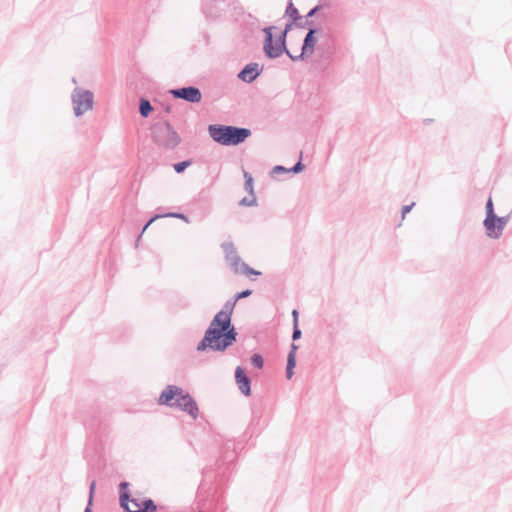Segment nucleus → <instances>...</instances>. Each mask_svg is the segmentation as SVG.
Wrapping results in <instances>:
<instances>
[{
    "label": "nucleus",
    "instance_id": "1",
    "mask_svg": "<svg viewBox=\"0 0 512 512\" xmlns=\"http://www.w3.org/2000/svg\"><path fill=\"white\" fill-rule=\"evenodd\" d=\"M236 303L234 297L227 300L223 308L215 314L203 338L197 344L198 352H224L236 342L238 333L231 321Z\"/></svg>",
    "mask_w": 512,
    "mask_h": 512
},
{
    "label": "nucleus",
    "instance_id": "2",
    "mask_svg": "<svg viewBox=\"0 0 512 512\" xmlns=\"http://www.w3.org/2000/svg\"><path fill=\"white\" fill-rule=\"evenodd\" d=\"M157 401L159 405L187 413L194 420L199 416V407L196 400L180 386L167 385L160 393Z\"/></svg>",
    "mask_w": 512,
    "mask_h": 512
},
{
    "label": "nucleus",
    "instance_id": "3",
    "mask_svg": "<svg viewBox=\"0 0 512 512\" xmlns=\"http://www.w3.org/2000/svg\"><path fill=\"white\" fill-rule=\"evenodd\" d=\"M208 133L214 142L222 146H237L252 134L249 128L224 124H210Z\"/></svg>",
    "mask_w": 512,
    "mask_h": 512
},
{
    "label": "nucleus",
    "instance_id": "4",
    "mask_svg": "<svg viewBox=\"0 0 512 512\" xmlns=\"http://www.w3.org/2000/svg\"><path fill=\"white\" fill-rule=\"evenodd\" d=\"M129 486L127 481L119 483V504L124 512H158V506L152 498L133 497Z\"/></svg>",
    "mask_w": 512,
    "mask_h": 512
},
{
    "label": "nucleus",
    "instance_id": "5",
    "mask_svg": "<svg viewBox=\"0 0 512 512\" xmlns=\"http://www.w3.org/2000/svg\"><path fill=\"white\" fill-rule=\"evenodd\" d=\"M151 136L156 145L166 150H173L181 142L180 135L166 120L152 124Z\"/></svg>",
    "mask_w": 512,
    "mask_h": 512
},
{
    "label": "nucleus",
    "instance_id": "6",
    "mask_svg": "<svg viewBox=\"0 0 512 512\" xmlns=\"http://www.w3.org/2000/svg\"><path fill=\"white\" fill-rule=\"evenodd\" d=\"M274 26H268L263 29L265 34L263 41V52L266 58L273 60L279 58L282 54H286L289 58L293 55L287 47L274 40L272 30Z\"/></svg>",
    "mask_w": 512,
    "mask_h": 512
},
{
    "label": "nucleus",
    "instance_id": "7",
    "mask_svg": "<svg viewBox=\"0 0 512 512\" xmlns=\"http://www.w3.org/2000/svg\"><path fill=\"white\" fill-rule=\"evenodd\" d=\"M73 111L76 117L82 116L91 110L94 103V94L90 90L75 88L71 94Z\"/></svg>",
    "mask_w": 512,
    "mask_h": 512
},
{
    "label": "nucleus",
    "instance_id": "8",
    "mask_svg": "<svg viewBox=\"0 0 512 512\" xmlns=\"http://www.w3.org/2000/svg\"><path fill=\"white\" fill-rule=\"evenodd\" d=\"M320 31L321 29L316 26L309 28L303 39L301 53L299 55H290V59L293 62L303 61L314 53L318 42L317 34Z\"/></svg>",
    "mask_w": 512,
    "mask_h": 512
},
{
    "label": "nucleus",
    "instance_id": "9",
    "mask_svg": "<svg viewBox=\"0 0 512 512\" xmlns=\"http://www.w3.org/2000/svg\"><path fill=\"white\" fill-rule=\"evenodd\" d=\"M232 0H203L202 12L207 19L222 17L231 5Z\"/></svg>",
    "mask_w": 512,
    "mask_h": 512
},
{
    "label": "nucleus",
    "instance_id": "10",
    "mask_svg": "<svg viewBox=\"0 0 512 512\" xmlns=\"http://www.w3.org/2000/svg\"><path fill=\"white\" fill-rule=\"evenodd\" d=\"M509 221V215L506 216H495V217H485L483 221V226L485 228V233L487 237L491 239H499L502 234L505 226Z\"/></svg>",
    "mask_w": 512,
    "mask_h": 512
},
{
    "label": "nucleus",
    "instance_id": "11",
    "mask_svg": "<svg viewBox=\"0 0 512 512\" xmlns=\"http://www.w3.org/2000/svg\"><path fill=\"white\" fill-rule=\"evenodd\" d=\"M169 93L174 99H182L192 104L199 103L202 100L200 89L192 85L171 89Z\"/></svg>",
    "mask_w": 512,
    "mask_h": 512
},
{
    "label": "nucleus",
    "instance_id": "12",
    "mask_svg": "<svg viewBox=\"0 0 512 512\" xmlns=\"http://www.w3.org/2000/svg\"><path fill=\"white\" fill-rule=\"evenodd\" d=\"M221 247L225 253V258L231 270L235 274L241 273L242 263L245 262L242 261L241 257L237 254L234 244L232 242H224Z\"/></svg>",
    "mask_w": 512,
    "mask_h": 512
},
{
    "label": "nucleus",
    "instance_id": "13",
    "mask_svg": "<svg viewBox=\"0 0 512 512\" xmlns=\"http://www.w3.org/2000/svg\"><path fill=\"white\" fill-rule=\"evenodd\" d=\"M264 66L257 62L246 64L237 74L239 80L244 83H253L263 72Z\"/></svg>",
    "mask_w": 512,
    "mask_h": 512
},
{
    "label": "nucleus",
    "instance_id": "14",
    "mask_svg": "<svg viewBox=\"0 0 512 512\" xmlns=\"http://www.w3.org/2000/svg\"><path fill=\"white\" fill-rule=\"evenodd\" d=\"M240 443L235 440H226L220 448V461L222 464L230 465L237 459L238 449Z\"/></svg>",
    "mask_w": 512,
    "mask_h": 512
},
{
    "label": "nucleus",
    "instance_id": "15",
    "mask_svg": "<svg viewBox=\"0 0 512 512\" xmlns=\"http://www.w3.org/2000/svg\"><path fill=\"white\" fill-rule=\"evenodd\" d=\"M235 381L244 396L251 395V378L242 366H237L235 369Z\"/></svg>",
    "mask_w": 512,
    "mask_h": 512
},
{
    "label": "nucleus",
    "instance_id": "16",
    "mask_svg": "<svg viewBox=\"0 0 512 512\" xmlns=\"http://www.w3.org/2000/svg\"><path fill=\"white\" fill-rule=\"evenodd\" d=\"M298 345L295 344L294 342H292L291 346H290V351L287 355V363H286V370H285V374H286V378L288 380H290L293 375H294V369L296 367V352L298 350Z\"/></svg>",
    "mask_w": 512,
    "mask_h": 512
},
{
    "label": "nucleus",
    "instance_id": "17",
    "mask_svg": "<svg viewBox=\"0 0 512 512\" xmlns=\"http://www.w3.org/2000/svg\"><path fill=\"white\" fill-rule=\"evenodd\" d=\"M154 110V107L152 106L149 99L146 97H141L139 99V114L143 118H148L151 112Z\"/></svg>",
    "mask_w": 512,
    "mask_h": 512
},
{
    "label": "nucleus",
    "instance_id": "18",
    "mask_svg": "<svg viewBox=\"0 0 512 512\" xmlns=\"http://www.w3.org/2000/svg\"><path fill=\"white\" fill-rule=\"evenodd\" d=\"M330 7V2L328 1H319L317 5H315L314 7H312L308 13L305 15V20L306 21H313L312 18H314L322 9L324 8H329Z\"/></svg>",
    "mask_w": 512,
    "mask_h": 512
},
{
    "label": "nucleus",
    "instance_id": "19",
    "mask_svg": "<svg viewBox=\"0 0 512 512\" xmlns=\"http://www.w3.org/2000/svg\"><path fill=\"white\" fill-rule=\"evenodd\" d=\"M285 16L289 18L291 21H297L300 20V13L298 9L293 5L292 0H289L286 10H285Z\"/></svg>",
    "mask_w": 512,
    "mask_h": 512
},
{
    "label": "nucleus",
    "instance_id": "20",
    "mask_svg": "<svg viewBox=\"0 0 512 512\" xmlns=\"http://www.w3.org/2000/svg\"><path fill=\"white\" fill-rule=\"evenodd\" d=\"M243 176H244V189L245 191L249 194V195H255V192H254V179L252 177V175L247 172V171H244L243 173Z\"/></svg>",
    "mask_w": 512,
    "mask_h": 512
},
{
    "label": "nucleus",
    "instance_id": "21",
    "mask_svg": "<svg viewBox=\"0 0 512 512\" xmlns=\"http://www.w3.org/2000/svg\"><path fill=\"white\" fill-rule=\"evenodd\" d=\"M193 159H186L180 162L173 164V169L177 174L183 173L188 167L193 164Z\"/></svg>",
    "mask_w": 512,
    "mask_h": 512
},
{
    "label": "nucleus",
    "instance_id": "22",
    "mask_svg": "<svg viewBox=\"0 0 512 512\" xmlns=\"http://www.w3.org/2000/svg\"><path fill=\"white\" fill-rule=\"evenodd\" d=\"M317 50L322 52V55L326 58L331 57L334 52L333 46L330 42H322L318 45Z\"/></svg>",
    "mask_w": 512,
    "mask_h": 512
},
{
    "label": "nucleus",
    "instance_id": "23",
    "mask_svg": "<svg viewBox=\"0 0 512 512\" xmlns=\"http://www.w3.org/2000/svg\"><path fill=\"white\" fill-rule=\"evenodd\" d=\"M95 488H96V481L93 480V481H91V483L89 485V495H88L87 504H86V507L84 510H89V509L93 510L92 507H93V501H94Z\"/></svg>",
    "mask_w": 512,
    "mask_h": 512
},
{
    "label": "nucleus",
    "instance_id": "24",
    "mask_svg": "<svg viewBox=\"0 0 512 512\" xmlns=\"http://www.w3.org/2000/svg\"><path fill=\"white\" fill-rule=\"evenodd\" d=\"M251 364L257 368V369H262L263 366H264V358L261 354L259 353H254L251 358Z\"/></svg>",
    "mask_w": 512,
    "mask_h": 512
},
{
    "label": "nucleus",
    "instance_id": "25",
    "mask_svg": "<svg viewBox=\"0 0 512 512\" xmlns=\"http://www.w3.org/2000/svg\"><path fill=\"white\" fill-rule=\"evenodd\" d=\"M241 274H244V275L250 277V276H259V275H261V272L258 270H255L254 268H251L246 263H242Z\"/></svg>",
    "mask_w": 512,
    "mask_h": 512
},
{
    "label": "nucleus",
    "instance_id": "26",
    "mask_svg": "<svg viewBox=\"0 0 512 512\" xmlns=\"http://www.w3.org/2000/svg\"><path fill=\"white\" fill-rule=\"evenodd\" d=\"M213 489H214V493H213V495H211V500H209L210 501L209 508L215 507V509H217L218 506L220 505V497H221V495H218V487H217V485H215L213 487Z\"/></svg>",
    "mask_w": 512,
    "mask_h": 512
},
{
    "label": "nucleus",
    "instance_id": "27",
    "mask_svg": "<svg viewBox=\"0 0 512 512\" xmlns=\"http://www.w3.org/2000/svg\"><path fill=\"white\" fill-rule=\"evenodd\" d=\"M239 205L247 206V207L256 206L257 205L256 195H250V197H243L240 200Z\"/></svg>",
    "mask_w": 512,
    "mask_h": 512
},
{
    "label": "nucleus",
    "instance_id": "28",
    "mask_svg": "<svg viewBox=\"0 0 512 512\" xmlns=\"http://www.w3.org/2000/svg\"><path fill=\"white\" fill-rule=\"evenodd\" d=\"M305 169V165L302 162V153H300V159L289 168V172L292 174H298Z\"/></svg>",
    "mask_w": 512,
    "mask_h": 512
},
{
    "label": "nucleus",
    "instance_id": "29",
    "mask_svg": "<svg viewBox=\"0 0 512 512\" xmlns=\"http://www.w3.org/2000/svg\"><path fill=\"white\" fill-rule=\"evenodd\" d=\"M313 26H315L314 21H306V20L303 21L302 16H300V20H297L296 24H294V27H296V28L308 29V30H309V28H312Z\"/></svg>",
    "mask_w": 512,
    "mask_h": 512
},
{
    "label": "nucleus",
    "instance_id": "30",
    "mask_svg": "<svg viewBox=\"0 0 512 512\" xmlns=\"http://www.w3.org/2000/svg\"><path fill=\"white\" fill-rule=\"evenodd\" d=\"M162 217H171V218H177L180 220H183L187 223H189V217L181 212H168L166 214H163Z\"/></svg>",
    "mask_w": 512,
    "mask_h": 512
},
{
    "label": "nucleus",
    "instance_id": "31",
    "mask_svg": "<svg viewBox=\"0 0 512 512\" xmlns=\"http://www.w3.org/2000/svg\"><path fill=\"white\" fill-rule=\"evenodd\" d=\"M485 209H486V217H495L497 216L495 211H494V204H493V201H492V198L489 197L488 200L486 201V205H485Z\"/></svg>",
    "mask_w": 512,
    "mask_h": 512
},
{
    "label": "nucleus",
    "instance_id": "32",
    "mask_svg": "<svg viewBox=\"0 0 512 512\" xmlns=\"http://www.w3.org/2000/svg\"><path fill=\"white\" fill-rule=\"evenodd\" d=\"M158 218H162V215L160 214H156L154 215L153 217H151L146 223L145 225L143 226L142 228V231L140 233V235L138 236L137 238V242L140 240V238L142 237V234L145 232V230Z\"/></svg>",
    "mask_w": 512,
    "mask_h": 512
},
{
    "label": "nucleus",
    "instance_id": "33",
    "mask_svg": "<svg viewBox=\"0 0 512 512\" xmlns=\"http://www.w3.org/2000/svg\"><path fill=\"white\" fill-rule=\"evenodd\" d=\"M253 291L251 289H245L241 292H237L233 297L236 301H239L240 299L249 297Z\"/></svg>",
    "mask_w": 512,
    "mask_h": 512
},
{
    "label": "nucleus",
    "instance_id": "34",
    "mask_svg": "<svg viewBox=\"0 0 512 512\" xmlns=\"http://www.w3.org/2000/svg\"><path fill=\"white\" fill-rule=\"evenodd\" d=\"M285 173H290V172H289V168H286L283 165H275L271 171V174H285Z\"/></svg>",
    "mask_w": 512,
    "mask_h": 512
},
{
    "label": "nucleus",
    "instance_id": "35",
    "mask_svg": "<svg viewBox=\"0 0 512 512\" xmlns=\"http://www.w3.org/2000/svg\"><path fill=\"white\" fill-rule=\"evenodd\" d=\"M302 336V332L299 328V324L293 325L292 340L293 342L299 340Z\"/></svg>",
    "mask_w": 512,
    "mask_h": 512
},
{
    "label": "nucleus",
    "instance_id": "36",
    "mask_svg": "<svg viewBox=\"0 0 512 512\" xmlns=\"http://www.w3.org/2000/svg\"><path fill=\"white\" fill-rule=\"evenodd\" d=\"M287 34L288 32L282 30L275 40L280 44L284 45L285 47H287Z\"/></svg>",
    "mask_w": 512,
    "mask_h": 512
},
{
    "label": "nucleus",
    "instance_id": "37",
    "mask_svg": "<svg viewBox=\"0 0 512 512\" xmlns=\"http://www.w3.org/2000/svg\"><path fill=\"white\" fill-rule=\"evenodd\" d=\"M260 420V415L256 413V411L253 410L252 412V418L249 424L248 429H252L255 424H257Z\"/></svg>",
    "mask_w": 512,
    "mask_h": 512
},
{
    "label": "nucleus",
    "instance_id": "38",
    "mask_svg": "<svg viewBox=\"0 0 512 512\" xmlns=\"http://www.w3.org/2000/svg\"><path fill=\"white\" fill-rule=\"evenodd\" d=\"M414 206H415L414 202H412L411 204H408V205H404L401 209L402 217H405V215L408 214Z\"/></svg>",
    "mask_w": 512,
    "mask_h": 512
},
{
    "label": "nucleus",
    "instance_id": "39",
    "mask_svg": "<svg viewBox=\"0 0 512 512\" xmlns=\"http://www.w3.org/2000/svg\"><path fill=\"white\" fill-rule=\"evenodd\" d=\"M293 325L299 324V312L297 309L292 310Z\"/></svg>",
    "mask_w": 512,
    "mask_h": 512
},
{
    "label": "nucleus",
    "instance_id": "40",
    "mask_svg": "<svg viewBox=\"0 0 512 512\" xmlns=\"http://www.w3.org/2000/svg\"><path fill=\"white\" fill-rule=\"evenodd\" d=\"M209 473H210V471H208V470H206V471H204V472H203L204 480H203V482L200 484V486H199V488H198V490H199V491H201V490H204V489H205V483H204V482H205V481H206V479L209 477Z\"/></svg>",
    "mask_w": 512,
    "mask_h": 512
},
{
    "label": "nucleus",
    "instance_id": "41",
    "mask_svg": "<svg viewBox=\"0 0 512 512\" xmlns=\"http://www.w3.org/2000/svg\"><path fill=\"white\" fill-rule=\"evenodd\" d=\"M294 24H296L295 21L288 20L283 30H285L286 32H290L294 27Z\"/></svg>",
    "mask_w": 512,
    "mask_h": 512
},
{
    "label": "nucleus",
    "instance_id": "42",
    "mask_svg": "<svg viewBox=\"0 0 512 512\" xmlns=\"http://www.w3.org/2000/svg\"><path fill=\"white\" fill-rule=\"evenodd\" d=\"M86 425L91 429V430H94V424L91 422V423H86Z\"/></svg>",
    "mask_w": 512,
    "mask_h": 512
},
{
    "label": "nucleus",
    "instance_id": "43",
    "mask_svg": "<svg viewBox=\"0 0 512 512\" xmlns=\"http://www.w3.org/2000/svg\"><path fill=\"white\" fill-rule=\"evenodd\" d=\"M165 112L166 113H170L171 112V107L169 105L165 108Z\"/></svg>",
    "mask_w": 512,
    "mask_h": 512
},
{
    "label": "nucleus",
    "instance_id": "44",
    "mask_svg": "<svg viewBox=\"0 0 512 512\" xmlns=\"http://www.w3.org/2000/svg\"><path fill=\"white\" fill-rule=\"evenodd\" d=\"M424 122L425 123H430V122H432V119H425Z\"/></svg>",
    "mask_w": 512,
    "mask_h": 512
},
{
    "label": "nucleus",
    "instance_id": "45",
    "mask_svg": "<svg viewBox=\"0 0 512 512\" xmlns=\"http://www.w3.org/2000/svg\"><path fill=\"white\" fill-rule=\"evenodd\" d=\"M205 38H206V43H208L209 37H208V34H206V33H205Z\"/></svg>",
    "mask_w": 512,
    "mask_h": 512
},
{
    "label": "nucleus",
    "instance_id": "46",
    "mask_svg": "<svg viewBox=\"0 0 512 512\" xmlns=\"http://www.w3.org/2000/svg\"><path fill=\"white\" fill-rule=\"evenodd\" d=\"M84 512H93V510H90V509L89 510H84Z\"/></svg>",
    "mask_w": 512,
    "mask_h": 512
}]
</instances>
